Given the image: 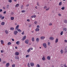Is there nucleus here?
Returning a JSON list of instances; mask_svg holds the SVG:
<instances>
[{"instance_id": "2f4dec72", "label": "nucleus", "mask_w": 67, "mask_h": 67, "mask_svg": "<svg viewBox=\"0 0 67 67\" xmlns=\"http://www.w3.org/2000/svg\"><path fill=\"white\" fill-rule=\"evenodd\" d=\"M11 42H9L8 43V45H11Z\"/></svg>"}, {"instance_id": "bb28decb", "label": "nucleus", "mask_w": 67, "mask_h": 67, "mask_svg": "<svg viewBox=\"0 0 67 67\" xmlns=\"http://www.w3.org/2000/svg\"><path fill=\"white\" fill-rule=\"evenodd\" d=\"M19 4H17L15 5V7H19Z\"/></svg>"}, {"instance_id": "393cba45", "label": "nucleus", "mask_w": 67, "mask_h": 67, "mask_svg": "<svg viewBox=\"0 0 67 67\" xmlns=\"http://www.w3.org/2000/svg\"><path fill=\"white\" fill-rule=\"evenodd\" d=\"M36 67H40V65L38 64H37L36 65Z\"/></svg>"}, {"instance_id": "58836bf2", "label": "nucleus", "mask_w": 67, "mask_h": 67, "mask_svg": "<svg viewBox=\"0 0 67 67\" xmlns=\"http://www.w3.org/2000/svg\"><path fill=\"white\" fill-rule=\"evenodd\" d=\"M15 66V64H13L12 65V67H14Z\"/></svg>"}, {"instance_id": "2eb2a0df", "label": "nucleus", "mask_w": 67, "mask_h": 67, "mask_svg": "<svg viewBox=\"0 0 67 67\" xmlns=\"http://www.w3.org/2000/svg\"><path fill=\"white\" fill-rule=\"evenodd\" d=\"M4 24H5L4 22H3L1 23V25H4Z\"/></svg>"}, {"instance_id": "412c9836", "label": "nucleus", "mask_w": 67, "mask_h": 67, "mask_svg": "<svg viewBox=\"0 0 67 67\" xmlns=\"http://www.w3.org/2000/svg\"><path fill=\"white\" fill-rule=\"evenodd\" d=\"M61 54H63V53H64V51L63 50H61L60 51Z\"/></svg>"}, {"instance_id": "49530a36", "label": "nucleus", "mask_w": 67, "mask_h": 67, "mask_svg": "<svg viewBox=\"0 0 67 67\" xmlns=\"http://www.w3.org/2000/svg\"><path fill=\"white\" fill-rule=\"evenodd\" d=\"M1 53H3V52H4V51L3 50H1Z\"/></svg>"}, {"instance_id": "e2e57ef3", "label": "nucleus", "mask_w": 67, "mask_h": 67, "mask_svg": "<svg viewBox=\"0 0 67 67\" xmlns=\"http://www.w3.org/2000/svg\"><path fill=\"white\" fill-rule=\"evenodd\" d=\"M6 13V11H5L4 12H3V13H4V14H5Z\"/></svg>"}, {"instance_id": "9b49d317", "label": "nucleus", "mask_w": 67, "mask_h": 67, "mask_svg": "<svg viewBox=\"0 0 67 67\" xmlns=\"http://www.w3.org/2000/svg\"><path fill=\"white\" fill-rule=\"evenodd\" d=\"M16 44L17 45H19L20 44V41H17L16 42Z\"/></svg>"}, {"instance_id": "680f3d73", "label": "nucleus", "mask_w": 67, "mask_h": 67, "mask_svg": "<svg viewBox=\"0 0 67 67\" xmlns=\"http://www.w3.org/2000/svg\"><path fill=\"white\" fill-rule=\"evenodd\" d=\"M29 4H28L26 5V7H29Z\"/></svg>"}, {"instance_id": "4468645a", "label": "nucleus", "mask_w": 67, "mask_h": 67, "mask_svg": "<svg viewBox=\"0 0 67 67\" xmlns=\"http://www.w3.org/2000/svg\"><path fill=\"white\" fill-rule=\"evenodd\" d=\"M42 59L43 61L45 60L46 59L45 58V57H44V56H43V57L42 58Z\"/></svg>"}, {"instance_id": "72a5a7b5", "label": "nucleus", "mask_w": 67, "mask_h": 67, "mask_svg": "<svg viewBox=\"0 0 67 67\" xmlns=\"http://www.w3.org/2000/svg\"><path fill=\"white\" fill-rule=\"evenodd\" d=\"M52 24H53L52 23H50L48 24V25H49L50 26L51 25H52Z\"/></svg>"}, {"instance_id": "dca6fc26", "label": "nucleus", "mask_w": 67, "mask_h": 67, "mask_svg": "<svg viewBox=\"0 0 67 67\" xmlns=\"http://www.w3.org/2000/svg\"><path fill=\"white\" fill-rule=\"evenodd\" d=\"M58 38H56L55 41V43H57V42H58Z\"/></svg>"}, {"instance_id": "4d7b16f0", "label": "nucleus", "mask_w": 67, "mask_h": 67, "mask_svg": "<svg viewBox=\"0 0 67 67\" xmlns=\"http://www.w3.org/2000/svg\"><path fill=\"white\" fill-rule=\"evenodd\" d=\"M47 8V6H45V7H44V9H46V8Z\"/></svg>"}, {"instance_id": "ea45409f", "label": "nucleus", "mask_w": 67, "mask_h": 67, "mask_svg": "<svg viewBox=\"0 0 67 67\" xmlns=\"http://www.w3.org/2000/svg\"><path fill=\"white\" fill-rule=\"evenodd\" d=\"M8 1L10 3H11L12 2V0H9Z\"/></svg>"}, {"instance_id": "4be33fe9", "label": "nucleus", "mask_w": 67, "mask_h": 67, "mask_svg": "<svg viewBox=\"0 0 67 67\" xmlns=\"http://www.w3.org/2000/svg\"><path fill=\"white\" fill-rule=\"evenodd\" d=\"M62 2H60L59 3V5L60 6V5H62Z\"/></svg>"}, {"instance_id": "864d4df0", "label": "nucleus", "mask_w": 67, "mask_h": 67, "mask_svg": "<svg viewBox=\"0 0 67 67\" xmlns=\"http://www.w3.org/2000/svg\"><path fill=\"white\" fill-rule=\"evenodd\" d=\"M64 42H65V43H67V40H64Z\"/></svg>"}, {"instance_id": "6e6552de", "label": "nucleus", "mask_w": 67, "mask_h": 67, "mask_svg": "<svg viewBox=\"0 0 67 67\" xmlns=\"http://www.w3.org/2000/svg\"><path fill=\"white\" fill-rule=\"evenodd\" d=\"M40 31V29H39L38 28H36L35 29V31L36 32H37L38 31Z\"/></svg>"}, {"instance_id": "f704fd0d", "label": "nucleus", "mask_w": 67, "mask_h": 67, "mask_svg": "<svg viewBox=\"0 0 67 67\" xmlns=\"http://www.w3.org/2000/svg\"><path fill=\"white\" fill-rule=\"evenodd\" d=\"M29 56H30V55H27L26 56V58L28 57H29Z\"/></svg>"}, {"instance_id": "0e129e2a", "label": "nucleus", "mask_w": 67, "mask_h": 67, "mask_svg": "<svg viewBox=\"0 0 67 67\" xmlns=\"http://www.w3.org/2000/svg\"><path fill=\"white\" fill-rule=\"evenodd\" d=\"M30 49L31 50H33V48H30Z\"/></svg>"}, {"instance_id": "c03bdc74", "label": "nucleus", "mask_w": 67, "mask_h": 67, "mask_svg": "<svg viewBox=\"0 0 67 67\" xmlns=\"http://www.w3.org/2000/svg\"><path fill=\"white\" fill-rule=\"evenodd\" d=\"M2 17V15L0 14V18H1Z\"/></svg>"}, {"instance_id": "bf43d9fd", "label": "nucleus", "mask_w": 67, "mask_h": 67, "mask_svg": "<svg viewBox=\"0 0 67 67\" xmlns=\"http://www.w3.org/2000/svg\"><path fill=\"white\" fill-rule=\"evenodd\" d=\"M2 10L0 9V12H2Z\"/></svg>"}, {"instance_id": "c9c22d12", "label": "nucleus", "mask_w": 67, "mask_h": 67, "mask_svg": "<svg viewBox=\"0 0 67 67\" xmlns=\"http://www.w3.org/2000/svg\"><path fill=\"white\" fill-rule=\"evenodd\" d=\"M67 49H65V52L67 53Z\"/></svg>"}, {"instance_id": "20e7f679", "label": "nucleus", "mask_w": 67, "mask_h": 67, "mask_svg": "<svg viewBox=\"0 0 67 67\" xmlns=\"http://www.w3.org/2000/svg\"><path fill=\"white\" fill-rule=\"evenodd\" d=\"M18 33V32L17 31H14V35H16Z\"/></svg>"}, {"instance_id": "cd10ccee", "label": "nucleus", "mask_w": 67, "mask_h": 67, "mask_svg": "<svg viewBox=\"0 0 67 67\" xmlns=\"http://www.w3.org/2000/svg\"><path fill=\"white\" fill-rule=\"evenodd\" d=\"M17 30V31H18V32H21V30L19 29H18Z\"/></svg>"}, {"instance_id": "c85d7f7f", "label": "nucleus", "mask_w": 67, "mask_h": 67, "mask_svg": "<svg viewBox=\"0 0 67 67\" xmlns=\"http://www.w3.org/2000/svg\"><path fill=\"white\" fill-rule=\"evenodd\" d=\"M63 30L64 31H67V29H66V28H63Z\"/></svg>"}, {"instance_id": "a878e982", "label": "nucleus", "mask_w": 67, "mask_h": 67, "mask_svg": "<svg viewBox=\"0 0 67 67\" xmlns=\"http://www.w3.org/2000/svg\"><path fill=\"white\" fill-rule=\"evenodd\" d=\"M36 41L37 42H38L39 41V39H38V38H37L36 39Z\"/></svg>"}, {"instance_id": "ddd939ff", "label": "nucleus", "mask_w": 67, "mask_h": 67, "mask_svg": "<svg viewBox=\"0 0 67 67\" xmlns=\"http://www.w3.org/2000/svg\"><path fill=\"white\" fill-rule=\"evenodd\" d=\"M50 40H51V41H52L54 40V38L53 37H50L49 38Z\"/></svg>"}, {"instance_id": "aec40b11", "label": "nucleus", "mask_w": 67, "mask_h": 67, "mask_svg": "<svg viewBox=\"0 0 67 67\" xmlns=\"http://www.w3.org/2000/svg\"><path fill=\"white\" fill-rule=\"evenodd\" d=\"M31 40L32 42H34V37H32Z\"/></svg>"}, {"instance_id": "09e8293b", "label": "nucleus", "mask_w": 67, "mask_h": 67, "mask_svg": "<svg viewBox=\"0 0 67 67\" xmlns=\"http://www.w3.org/2000/svg\"><path fill=\"white\" fill-rule=\"evenodd\" d=\"M58 15L59 16H61V15H62L60 14H59Z\"/></svg>"}, {"instance_id": "423d86ee", "label": "nucleus", "mask_w": 67, "mask_h": 67, "mask_svg": "<svg viewBox=\"0 0 67 67\" xmlns=\"http://www.w3.org/2000/svg\"><path fill=\"white\" fill-rule=\"evenodd\" d=\"M15 55H17V56H18L19 55V53L16 52L15 53Z\"/></svg>"}, {"instance_id": "5fc2aeb1", "label": "nucleus", "mask_w": 67, "mask_h": 67, "mask_svg": "<svg viewBox=\"0 0 67 67\" xmlns=\"http://www.w3.org/2000/svg\"><path fill=\"white\" fill-rule=\"evenodd\" d=\"M27 22H30V20L29 19H27Z\"/></svg>"}, {"instance_id": "338daca9", "label": "nucleus", "mask_w": 67, "mask_h": 67, "mask_svg": "<svg viewBox=\"0 0 67 67\" xmlns=\"http://www.w3.org/2000/svg\"><path fill=\"white\" fill-rule=\"evenodd\" d=\"M15 48L16 49H17V48H18V47H15Z\"/></svg>"}, {"instance_id": "6e6d98bb", "label": "nucleus", "mask_w": 67, "mask_h": 67, "mask_svg": "<svg viewBox=\"0 0 67 67\" xmlns=\"http://www.w3.org/2000/svg\"><path fill=\"white\" fill-rule=\"evenodd\" d=\"M64 67H67V66H66V64H65L64 65Z\"/></svg>"}, {"instance_id": "79ce46f5", "label": "nucleus", "mask_w": 67, "mask_h": 67, "mask_svg": "<svg viewBox=\"0 0 67 67\" xmlns=\"http://www.w3.org/2000/svg\"><path fill=\"white\" fill-rule=\"evenodd\" d=\"M21 34L22 35H24V31H23L21 33Z\"/></svg>"}, {"instance_id": "b1692460", "label": "nucleus", "mask_w": 67, "mask_h": 67, "mask_svg": "<svg viewBox=\"0 0 67 67\" xmlns=\"http://www.w3.org/2000/svg\"><path fill=\"white\" fill-rule=\"evenodd\" d=\"M31 50H30V48H29L27 51V52L28 53H29L30 52Z\"/></svg>"}, {"instance_id": "f8f14e48", "label": "nucleus", "mask_w": 67, "mask_h": 67, "mask_svg": "<svg viewBox=\"0 0 67 67\" xmlns=\"http://www.w3.org/2000/svg\"><path fill=\"white\" fill-rule=\"evenodd\" d=\"M45 38V37L44 36H42L40 37V38L41 40H44V39Z\"/></svg>"}, {"instance_id": "f03ea898", "label": "nucleus", "mask_w": 67, "mask_h": 67, "mask_svg": "<svg viewBox=\"0 0 67 67\" xmlns=\"http://www.w3.org/2000/svg\"><path fill=\"white\" fill-rule=\"evenodd\" d=\"M26 36H24L23 38H22V41H24V40H25V39H26Z\"/></svg>"}, {"instance_id": "69168bd1", "label": "nucleus", "mask_w": 67, "mask_h": 67, "mask_svg": "<svg viewBox=\"0 0 67 67\" xmlns=\"http://www.w3.org/2000/svg\"><path fill=\"white\" fill-rule=\"evenodd\" d=\"M12 41H14V40L13 39H12Z\"/></svg>"}, {"instance_id": "052dcab7", "label": "nucleus", "mask_w": 67, "mask_h": 67, "mask_svg": "<svg viewBox=\"0 0 67 67\" xmlns=\"http://www.w3.org/2000/svg\"><path fill=\"white\" fill-rule=\"evenodd\" d=\"M9 6V5H7V8H8Z\"/></svg>"}, {"instance_id": "c756f323", "label": "nucleus", "mask_w": 67, "mask_h": 67, "mask_svg": "<svg viewBox=\"0 0 67 67\" xmlns=\"http://www.w3.org/2000/svg\"><path fill=\"white\" fill-rule=\"evenodd\" d=\"M64 22L65 23H67V21L66 20H64Z\"/></svg>"}, {"instance_id": "5701e85b", "label": "nucleus", "mask_w": 67, "mask_h": 67, "mask_svg": "<svg viewBox=\"0 0 67 67\" xmlns=\"http://www.w3.org/2000/svg\"><path fill=\"white\" fill-rule=\"evenodd\" d=\"M10 19L11 20H13L14 19V17H11Z\"/></svg>"}, {"instance_id": "de8ad7c7", "label": "nucleus", "mask_w": 67, "mask_h": 67, "mask_svg": "<svg viewBox=\"0 0 67 67\" xmlns=\"http://www.w3.org/2000/svg\"><path fill=\"white\" fill-rule=\"evenodd\" d=\"M37 27L38 29V28H40V26H39L38 25H37Z\"/></svg>"}, {"instance_id": "4c0bfd02", "label": "nucleus", "mask_w": 67, "mask_h": 67, "mask_svg": "<svg viewBox=\"0 0 67 67\" xmlns=\"http://www.w3.org/2000/svg\"><path fill=\"white\" fill-rule=\"evenodd\" d=\"M34 24H37V21H36L34 22Z\"/></svg>"}, {"instance_id": "6ab92c4d", "label": "nucleus", "mask_w": 67, "mask_h": 67, "mask_svg": "<svg viewBox=\"0 0 67 67\" xmlns=\"http://www.w3.org/2000/svg\"><path fill=\"white\" fill-rule=\"evenodd\" d=\"M36 15H33V16H32L31 17V18H36Z\"/></svg>"}, {"instance_id": "a19ab883", "label": "nucleus", "mask_w": 67, "mask_h": 67, "mask_svg": "<svg viewBox=\"0 0 67 67\" xmlns=\"http://www.w3.org/2000/svg\"><path fill=\"white\" fill-rule=\"evenodd\" d=\"M15 59H19V57L18 56H17V57H15Z\"/></svg>"}, {"instance_id": "e433bc0d", "label": "nucleus", "mask_w": 67, "mask_h": 67, "mask_svg": "<svg viewBox=\"0 0 67 67\" xmlns=\"http://www.w3.org/2000/svg\"><path fill=\"white\" fill-rule=\"evenodd\" d=\"M10 30H14V28L13 27L10 28Z\"/></svg>"}, {"instance_id": "3c124183", "label": "nucleus", "mask_w": 67, "mask_h": 67, "mask_svg": "<svg viewBox=\"0 0 67 67\" xmlns=\"http://www.w3.org/2000/svg\"><path fill=\"white\" fill-rule=\"evenodd\" d=\"M27 65L28 66V67H30V64L29 63H28Z\"/></svg>"}, {"instance_id": "473e14b6", "label": "nucleus", "mask_w": 67, "mask_h": 67, "mask_svg": "<svg viewBox=\"0 0 67 67\" xmlns=\"http://www.w3.org/2000/svg\"><path fill=\"white\" fill-rule=\"evenodd\" d=\"M63 31H61L60 33V35H63Z\"/></svg>"}, {"instance_id": "7ed1b4c3", "label": "nucleus", "mask_w": 67, "mask_h": 67, "mask_svg": "<svg viewBox=\"0 0 67 67\" xmlns=\"http://www.w3.org/2000/svg\"><path fill=\"white\" fill-rule=\"evenodd\" d=\"M43 46L44 47V48H46L47 46H46V43H44L43 44Z\"/></svg>"}, {"instance_id": "13d9d810", "label": "nucleus", "mask_w": 67, "mask_h": 67, "mask_svg": "<svg viewBox=\"0 0 67 67\" xmlns=\"http://www.w3.org/2000/svg\"><path fill=\"white\" fill-rule=\"evenodd\" d=\"M37 5H39V3L38 2H37Z\"/></svg>"}, {"instance_id": "0eeeda50", "label": "nucleus", "mask_w": 67, "mask_h": 67, "mask_svg": "<svg viewBox=\"0 0 67 67\" xmlns=\"http://www.w3.org/2000/svg\"><path fill=\"white\" fill-rule=\"evenodd\" d=\"M9 65H10V64L9 63H7L6 64V66L7 67H9Z\"/></svg>"}, {"instance_id": "a211bd4d", "label": "nucleus", "mask_w": 67, "mask_h": 67, "mask_svg": "<svg viewBox=\"0 0 67 67\" xmlns=\"http://www.w3.org/2000/svg\"><path fill=\"white\" fill-rule=\"evenodd\" d=\"M47 59H48V60H50V59H51V58H50V57L49 56L47 57Z\"/></svg>"}, {"instance_id": "603ef678", "label": "nucleus", "mask_w": 67, "mask_h": 67, "mask_svg": "<svg viewBox=\"0 0 67 67\" xmlns=\"http://www.w3.org/2000/svg\"><path fill=\"white\" fill-rule=\"evenodd\" d=\"M48 45H50V44H51V43L49 42H48Z\"/></svg>"}, {"instance_id": "f3484780", "label": "nucleus", "mask_w": 67, "mask_h": 67, "mask_svg": "<svg viewBox=\"0 0 67 67\" xmlns=\"http://www.w3.org/2000/svg\"><path fill=\"white\" fill-rule=\"evenodd\" d=\"M1 44H4V42L3 41V40H1Z\"/></svg>"}, {"instance_id": "a18cd8bd", "label": "nucleus", "mask_w": 67, "mask_h": 67, "mask_svg": "<svg viewBox=\"0 0 67 67\" xmlns=\"http://www.w3.org/2000/svg\"><path fill=\"white\" fill-rule=\"evenodd\" d=\"M21 12L22 13H24L25 12V10H22Z\"/></svg>"}, {"instance_id": "f257e3e1", "label": "nucleus", "mask_w": 67, "mask_h": 67, "mask_svg": "<svg viewBox=\"0 0 67 67\" xmlns=\"http://www.w3.org/2000/svg\"><path fill=\"white\" fill-rule=\"evenodd\" d=\"M29 40H25V43L26 44H28L29 43Z\"/></svg>"}, {"instance_id": "1a4fd4ad", "label": "nucleus", "mask_w": 67, "mask_h": 67, "mask_svg": "<svg viewBox=\"0 0 67 67\" xmlns=\"http://www.w3.org/2000/svg\"><path fill=\"white\" fill-rule=\"evenodd\" d=\"M19 25H17V26H16L15 28V30H18V29H19Z\"/></svg>"}, {"instance_id": "39448f33", "label": "nucleus", "mask_w": 67, "mask_h": 67, "mask_svg": "<svg viewBox=\"0 0 67 67\" xmlns=\"http://www.w3.org/2000/svg\"><path fill=\"white\" fill-rule=\"evenodd\" d=\"M30 65L31 66H34V64L33 63H30Z\"/></svg>"}, {"instance_id": "37998d69", "label": "nucleus", "mask_w": 67, "mask_h": 67, "mask_svg": "<svg viewBox=\"0 0 67 67\" xmlns=\"http://www.w3.org/2000/svg\"><path fill=\"white\" fill-rule=\"evenodd\" d=\"M61 9L62 10H64L65 9V7H62L61 8Z\"/></svg>"}, {"instance_id": "7c9ffc66", "label": "nucleus", "mask_w": 67, "mask_h": 67, "mask_svg": "<svg viewBox=\"0 0 67 67\" xmlns=\"http://www.w3.org/2000/svg\"><path fill=\"white\" fill-rule=\"evenodd\" d=\"M4 19V16H2V17H1V20H3V19Z\"/></svg>"}, {"instance_id": "774afa93", "label": "nucleus", "mask_w": 67, "mask_h": 67, "mask_svg": "<svg viewBox=\"0 0 67 67\" xmlns=\"http://www.w3.org/2000/svg\"><path fill=\"white\" fill-rule=\"evenodd\" d=\"M3 9H5V7H3Z\"/></svg>"}, {"instance_id": "8fccbe9b", "label": "nucleus", "mask_w": 67, "mask_h": 67, "mask_svg": "<svg viewBox=\"0 0 67 67\" xmlns=\"http://www.w3.org/2000/svg\"><path fill=\"white\" fill-rule=\"evenodd\" d=\"M49 9V8H48L47 9H46V11H48Z\"/></svg>"}, {"instance_id": "9d476101", "label": "nucleus", "mask_w": 67, "mask_h": 67, "mask_svg": "<svg viewBox=\"0 0 67 67\" xmlns=\"http://www.w3.org/2000/svg\"><path fill=\"white\" fill-rule=\"evenodd\" d=\"M5 32L6 34H8V31L7 30H5Z\"/></svg>"}]
</instances>
